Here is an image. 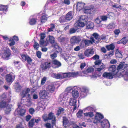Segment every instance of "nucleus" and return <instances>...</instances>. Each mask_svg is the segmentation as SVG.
Returning <instances> with one entry per match:
<instances>
[{
  "mask_svg": "<svg viewBox=\"0 0 128 128\" xmlns=\"http://www.w3.org/2000/svg\"><path fill=\"white\" fill-rule=\"evenodd\" d=\"M84 111L83 110H80L77 113L76 115L78 117L81 118L82 116V114Z\"/></svg>",
  "mask_w": 128,
  "mask_h": 128,
  "instance_id": "de8ad7c7",
  "label": "nucleus"
},
{
  "mask_svg": "<svg viewBox=\"0 0 128 128\" xmlns=\"http://www.w3.org/2000/svg\"><path fill=\"white\" fill-rule=\"evenodd\" d=\"M101 21L100 17H99L96 18L94 20V22L98 24H99Z\"/></svg>",
  "mask_w": 128,
  "mask_h": 128,
  "instance_id": "13d9d810",
  "label": "nucleus"
},
{
  "mask_svg": "<svg viewBox=\"0 0 128 128\" xmlns=\"http://www.w3.org/2000/svg\"><path fill=\"white\" fill-rule=\"evenodd\" d=\"M126 69L124 71L123 70V76L124 75V79L126 80H128V69L127 68H126Z\"/></svg>",
  "mask_w": 128,
  "mask_h": 128,
  "instance_id": "bb28decb",
  "label": "nucleus"
},
{
  "mask_svg": "<svg viewBox=\"0 0 128 128\" xmlns=\"http://www.w3.org/2000/svg\"><path fill=\"white\" fill-rule=\"evenodd\" d=\"M94 51L92 49H87L84 52L85 55L87 56H90L94 54Z\"/></svg>",
  "mask_w": 128,
  "mask_h": 128,
  "instance_id": "5701e85b",
  "label": "nucleus"
},
{
  "mask_svg": "<svg viewBox=\"0 0 128 128\" xmlns=\"http://www.w3.org/2000/svg\"><path fill=\"white\" fill-rule=\"evenodd\" d=\"M11 54L10 50L8 48L4 47L2 52V58L4 60H7Z\"/></svg>",
  "mask_w": 128,
  "mask_h": 128,
  "instance_id": "39448f33",
  "label": "nucleus"
},
{
  "mask_svg": "<svg viewBox=\"0 0 128 128\" xmlns=\"http://www.w3.org/2000/svg\"><path fill=\"white\" fill-rule=\"evenodd\" d=\"M64 10L65 8H59L57 10V12L58 14L60 13H61L62 14L64 12Z\"/></svg>",
  "mask_w": 128,
  "mask_h": 128,
  "instance_id": "052dcab7",
  "label": "nucleus"
},
{
  "mask_svg": "<svg viewBox=\"0 0 128 128\" xmlns=\"http://www.w3.org/2000/svg\"><path fill=\"white\" fill-rule=\"evenodd\" d=\"M40 44L41 47L46 46L48 44V42L44 41V40H40Z\"/></svg>",
  "mask_w": 128,
  "mask_h": 128,
  "instance_id": "a19ab883",
  "label": "nucleus"
},
{
  "mask_svg": "<svg viewBox=\"0 0 128 128\" xmlns=\"http://www.w3.org/2000/svg\"><path fill=\"white\" fill-rule=\"evenodd\" d=\"M52 62L53 64L56 66L55 68H58L61 66L62 65L61 63L60 62L56 60H53Z\"/></svg>",
  "mask_w": 128,
  "mask_h": 128,
  "instance_id": "473e14b6",
  "label": "nucleus"
},
{
  "mask_svg": "<svg viewBox=\"0 0 128 128\" xmlns=\"http://www.w3.org/2000/svg\"><path fill=\"white\" fill-rule=\"evenodd\" d=\"M46 106L44 102H41L39 103L38 106L40 109L42 108V109L41 110H43L45 108Z\"/></svg>",
  "mask_w": 128,
  "mask_h": 128,
  "instance_id": "58836bf2",
  "label": "nucleus"
},
{
  "mask_svg": "<svg viewBox=\"0 0 128 128\" xmlns=\"http://www.w3.org/2000/svg\"><path fill=\"white\" fill-rule=\"evenodd\" d=\"M85 5L84 3L82 2H78L76 8L77 10L80 11V10H82L85 14H91L92 12V9L94 8V6H90L84 7Z\"/></svg>",
  "mask_w": 128,
  "mask_h": 128,
  "instance_id": "f03ea898",
  "label": "nucleus"
},
{
  "mask_svg": "<svg viewBox=\"0 0 128 128\" xmlns=\"http://www.w3.org/2000/svg\"><path fill=\"white\" fill-rule=\"evenodd\" d=\"M108 71L112 72V73H114L116 74V72H115L116 70V66L115 65H112L108 69Z\"/></svg>",
  "mask_w": 128,
  "mask_h": 128,
  "instance_id": "c9c22d12",
  "label": "nucleus"
},
{
  "mask_svg": "<svg viewBox=\"0 0 128 128\" xmlns=\"http://www.w3.org/2000/svg\"><path fill=\"white\" fill-rule=\"evenodd\" d=\"M52 76L54 78L57 79H61L67 77L66 73H58L57 74L52 73L51 74Z\"/></svg>",
  "mask_w": 128,
  "mask_h": 128,
  "instance_id": "1a4fd4ad",
  "label": "nucleus"
},
{
  "mask_svg": "<svg viewBox=\"0 0 128 128\" xmlns=\"http://www.w3.org/2000/svg\"><path fill=\"white\" fill-rule=\"evenodd\" d=\"M73 16L72 12V11L69 12L66 15V19L68 20H70L73 18Z\"/></svg>",
  "mask_w": 128,
  "mask_h": 128,
  "instance_id": "393cba45",
  "label": "nucleus"
},
{
  "mask_svg": "<svg viewBox=\"0 0 128 128\" xmlns=\"http://www.w3.org/2000/svg\"><path fill=\"white\" fill-rule=\"evenodd\" d=\"M74 124L73 127L74 128H80L76 124H74L72 122H69L68 119L66 117L63 118V125L64 126L67 128H68L70 125Z\"/></svg>",
  "mask_w": 128,
  "mask_h": 128,
  "instance_id": "423d86ee",
  "label": "nucleus"
},
{
  "mask_svg": "<svg viewBox=\"0 0 128 128\" xmlns=\"http://www.w3.org/2000/svg\"><path fill=\"white\" fill-rule=\"evenodd\" d=\"M103 118L104 116L102 114L97 112L96 113L93 122L96 124L98 123H101V128H109L110 124L108 120L104 119L103 121H101V120Z\"/></svg>",
  "mask_w": 128,
  "mask_h": 128,
  "instance_id": "f257e3e1",
  "label": "nucleus"
},
{
  "mask_svg": "<svg viewBox=\"0 0 128 128\" xmlns=\"http://www.w3.org/2000/svg\"><path fill=\"white\" fill-rule=\"evenodd\" d=\"M88 92V90L86 88H82L80 90V96L82 98H84L87 95Z\"/></svg>",
  "mask_w": 128,
  "mask_h": 128,
  "instance_id": "a211bd4d",
  "label": "nucleus"
},
{
  "mask_svg": "<svg viewBox=\"0 0 128 128\" xmlns=\"http://www.w3.org/2000/svg\"><path fill=\"white\" fill-rule=\"evenodd\" d=\"M6 94L4 93L0 96V99L1 100L4 101L5 99L6 98Z\"/></svg>",
  "mask_w": 128,
  "mask_h": 128,
  "instance_id": "0e129e2a",
  "label": "nucleus"
},
{
  "mask_svg": "<svg viewBox=\"0 0 128 128\" xmlns=\"http://www.w3.org/2000/svg\"><path fill=\"white\" fill-rule=\"evenodd\" d=\"M86 26L88 28H92L94 26V24L93 22H91L89 21L87 23Z\"/></svg>",
  "mask_w": 128,
  "mask_h": 128,
  "instance_id": "ea45409f",
  "label": "nucleus"
},
{
  "mask_svg": "<svg viewBox=\"0 0 128 128\" xmlns=\"http://www.w3.org/2000/svg\"><path fill=\"white\" fill-rule=\"evenodd\" d=\"M94 71V68L92 67H89L86 70L82 72L84 74L87 75L88 74Z\"/></svg>",
  "mask_w": 128,
  "mask_h": 128,
  "instance_id": "c85d7f7f",
  "label": "nucleus"
},
{
  "mask_svg": "<svg viewBox=\"0 0 128 128\" xmlns=\"http://www.w3.org/2000/svg\"><path fill=\"white\" fill-rule=\"evenodd\" d=\"M48 120L54 119L55 118V116L54 114L52 113H50L48 115Z\"/></svg>",
  "mask_w": 128,
  "mask_h": 128,
  "instance_id": "8fccbe9b",
  "label": "nucleus"
},
{
  "mask_svg": "<svg viewBox=\"0 0 128 128\" xmlns=\"http://www.w3.org/2000/svg\"><path fill=\"white\" fill-rule=\"evenodd\" d=\"M51 65V64L50 62H46L42 64L40 66V67L42 70H45L49 68Z\"/></svg>",
  "mask_w": 128,
  "mask_h": 128,
  "instance_id": "4be33fe9",
  "label": "nucleus"
},
{
  "mask_svg": "<svg viewBox=\"0 0 128 128\" xmlns=\"http://www.w3.org/2000/svg\"><path fill=\"white\" fill-rule=\"evenodd\" d=\"M64 111V109L63 108H59L57 111V115L58 116L60 113H63Z\"/></svg>",
  "mask_w": 128,
  "mask_h": 128,
  "instance_id": "603ef678",
  "label": "nucleus"
},
{
  "mask_svg": "<svg viewBox=\"0 0 128 128\" xmlns=\"http://www.w3.org/2000/svg\"><path fill=\"white\" fill-rule=\"evenodd\" d=\"M94 108L90 106H88L84 108L83 110L84 112H92L94 110Z\"/></svg>",
  "mask_w": 128,
  "mask_h": 128,
  "instance_id": "f704fd0d",
  "label": "nucleus"
},
{
  "mask_svg": "<svg viewBox=\"0 0 128 128\" xmlns=\"http://www.w3.org/2000/svg\"><path fill=\"white\" fill-rule=\"evenodd\" d=\"M84 116L86 117H89L90 118H92L94 116L93 112H86L84 113Z\"/></svg>",
  "mask_w": 128,
  "mask_h": 128,
  "instance_id": "4c0bfd02",
  "label": "nucleus"
},
{
  "mask_svg": "<svg viewBox=\"0 0 128 128\" xmlns=\"http://www.w3.org/2000/svg\"><path fill=\"white\" fill-rule=\"evenodd\" d=\"M7 7L6 6L4 5L0 6V14L1 15L5 14L7 10Z\"/></svg>",
  "mask_w": 128,
  "mask_h": 128,
  "instance_id": "412c9836",
  "label": "nucleus"
},
{
  "mask_svg": "<svg viewBox=\"0 0 128 128\" xmlns=\"http://www.w3.org/2000/svg\"><path fill=\"white\" fill-rule=\"evenodd\" d=\"M14 86L16 92H19L21 90L22 87L18 83H16Z\"/></svg>",
  "mask_w": 128,
  "mask_h": 128,
  "instance_id": "2f4dec72",
  "label": "nucleus"
},
{
  "mask_svg": "<svg viewBox=\"0 0 128 128\" xmlns=\"http://www.w3.org/2000/svg\"><path fill=\"white\" fill-rule=\"evenodd\" d=\"M7 104L5 101L1 100L0 102V108H2L6 107Z\"/></svg>",
  "mask_w": 128,
  "mask_h": 128,
  "instance_id": "c03bdc74",
  "label": "nucleus"
},
{
  "mask_svg": "<svg viewBox=\"0 0 128 128\" xmlns=\"http://www.w3.org/2000/svg\"><path fill=\"white\" fill-rule=\"evenodd\" d=\"M115 24L114 23H111L109 24L108 26V28L109 29H113L115 27Z\"/></svg>",
  "mask_w": 128,
  "mask_h": 128,
  "instance_id": "6e6d98bb",
  "label": "nucleus"
},
{
  "mask_svg": "<svg viewBox=\"0 0 128 128\" xmlns=\"http://www.w3.org/2000/svg\"><path fill=\"white\" fill-rule=\"evenodd\" d=\"M128 65L124 62H121L118 66L117 70L118 71L116 72V75L118 78H121L123 76V70L124 71L127 68Z\"/></svg>",
  "mask_w": 128,
  "mask_h": 128,
  "instance_id": "7ed1b4c3",
  "label": "nucleus"
},
{
  "mask_svg": "<svg viewBox=\"0 0 128 128\" xmlns=\"http://www.w3.org/2000/svg\"><path fill=\"white\" fill-rule=\"evenodd\" d=\"M51 27L48 29V32H50L53 31L54 29L55 28L53 24H51Z\"/></svg>",
  "mask_w": 128,
  "mask_h": 128,
  "instance_id": "69168bd1",
  "label": "nucleus"
},
{
  "mask_svg": "<svg viewBox=\"0 0 128 128\" xmlns=\"http://www.w3.org/2000/svg\"><path fill=\"white\" fill-rule=\"evenodd\" d=\"M106 47L108 50H113L115 46L113 44H111L108 45H107Z\"/></svg>",
  "mask_w": 128,
  "mask_h": 128,
  "instance_id": "a18cd8bd",
  "label": "nucleus"
},
{
  "mask_svg": "<svg viewBox=\"0 0 128 128\" xmlns=\"http://www.w3.org/2000/svg\"><path fill=\"white\" fill-rule=\"evenodd\" d=\"M68 58L71 61H73L76 59V58L75 57L71 56H68Z\"/></svg>",
  "mask_w": 128,
  "mask_h": 128,
  "instance_id": "774afa93",
  "label": "nucleus"
},
{
  "mask_svg": "<svg viewBox=\"0 0 128 128\" xmlns=\"http://www.w3.org/2000/svg\"><path fill=\"white\" fill-rule=\"evenodd\" d=\"M116 55L117 57L119 58H122V53L120 52H119L117 51H116Z\"/></svg>",
  "mask_w": 128,
  "mask_h": 128,
  "instance_id": "bf43d9fd",
  "label": "nucleus"
},
{
  "mask_svg": "<svg viewBox=\"0 0 128 128\" xmlns=\"http://www.w3.org/2000/svg\"><path fill=\"white\" fill-rule=\"evenodd\" d=\"M47 39L48 40V42L51 44L54 43L55 41L54 37L52 36L49 35Z\"/></svg>",
  "mask_w": 128,
  "mask_h": 128,
  "instance_id": "37998d69",
  "label": "nucleus"
},
{
  "mask_svg": "<svg viewBox=\"0 0 128 128\" xmlns=\"http://www.w3.org/2000/svg\"><path fill=\"white\" fill-rule=\"evenodd\" d=\"M12 106L11 104H7L4 109V112L6 114H9L11 111Z\"/></svg>",
  "mask_w": 128,
  "mask_h": 128,
  "instance_id": "cd10ccee",
  "label": "nucleus"
},
{
  "mask_svg": "<svg viewBox=\"0 0 128 128\" xmlns=\"http://www.w3.org/2000/svg\"><path fill=\"white\" fill-rule=\"evenodd\" d=\"M58 40L62 43H64L65 42V38L62 36H60L58 38Z\"/></svg>",
  "mask_w": 128,
  "mask_h": 128,
  "instance_id": "4d7b16f0",
  "label": "nucleus"
},
{
  "mask_svg": "<svg viewBox=\"0 0 128 128\" xmlns=\"http://www.w3.org/2000/svg\"><path fill=\"white\" fill-rule=\"evenodd\" d=\"M67 77H76L80 76H81V72H68L66 73Z\"/></svg>",
  "mask_w": 128,
  "mask_h": 128,
  "instance_id": "f8f14e48",
  "label": "nucleus"
},
{
  "mask_svg": "<svg viewBox=\"0 0 128 128\" xmlns=\"http://www.w3.org/2000/svg\"><path fill=\"white\" fill-rule=\"evenodd\" d=\"M9 41L10 42L9 44L10 46H12L15 44V42L12 38H10L9 40Z\"/></svg>",
  "mask_w": 128,
  "mask_h": 128,
  "instance_id": "5fc2aeb1",
  "label": "nucleus"
},
{
  "mask_svg": "<svg viewBox=\"0 0 128 128\" xmlns=\"http://www.w3.org/2000/svg\"><path fill=\"white\" fill-rule=\"evenodd\" d=\"M93 36H94L96 43L98 42L100 40V36L97 33H94L93 34Z\"/></svg>",
  "mask_w": 128,
  "mask_h": 128,
  "instance_id": "c756f323",
  "label": "nucleus"
},
{
  "mask_svg": "<svg viewBox=\"0 0 128 128\" xmlns=\"http://www.w3.org/2000/svg\"><path fill=\"white\" fill-rule=\"evenodd\" d=\"M72 95L73 97L76 98L78 97L79 94L78 91L75 90L72 91Z\"/></svg>",
  "mask_w": 128,
  "mask_h": 128,
  "instance_id": "e433bc0d",
  "label": "nucleus"
},
{
  "mask_svg": "<svg viewBox=\"0 0 128 128\" xmlns=\"http://www.w3.org/2000/svg\"><path fill=\"white\" fill-rule=\"evenodd\" d=\"M49 93L46 90H40L39 93L40 98L43 99H48L49 98Z\"/></svg>",
  "mask_w": 128,
  "mask_h": 128,
  "instance_id": "6e6552de",
  "label": "nucleus"
},
{
  "mask_svg": "<svg viewBox=\"0 0 128 128\" xmlns=\"http://www.w3.org/2000/svg\"><path fill=\"white\" fill-rule=\"evenodd\" d=\"M94 67H97L96 70L100 72L106 66L102 63L100 61H96L94 62Z\"/></svg>",
  "mask_w": 128,
  "mask_h": 128,
  "instance_id": "0eeeda50",
  "label": "nucleus"
},
{
  "mask_svg": "<svg viewBox=\"0 0 128 128\" xmlns=\"http://www.w3.org/2000/svg\"><path fill=\"white\" fill-rule=\"evenodd\" d=\"M36 22V19L34 18H32L30 20L29 23L31 25H33L35 24Z\"/></svg>",
  "mask_w": 128,
  "mask_h": 128,
  "instance_id": "49530a36",
  "label": "nucleus"
},
{
  "mask_svg": "<svg viewBox=\"0 0 128 128\" xmlns=\"http://www.w3.org/2000/svg\"><path fill=\"white\" fill-rule=\"evenodd\" d=\"M42 118L44 120V121H46L48 120V116L46 114H44L42 116Z\"/></svg>",
  "mask_w": 128,
  "mask_h": 128,
  "instance_id": "338daca9",
  "label": "nucleus"
},
{
  "mask_svg": "<svg viewBox=\"0 0 128 128\" xmlns=\"http://www.w3.org/2000/svg\"><path fill=\"white\" fill-rule=\"evenodd\" d=\"M27 100H24L23 99H22L21 101V103L23 104H25L28 106H31L32 104V103L31 101V99L30 98H28Z\"/></svg>",
  "mask_w": 128,
  "mask_h": 128,
  "instance_id": "ddd939ff",
  "label": "nucleus"
},
{
  "mask_svg": "<svg viewBox=\"0 0 128 128\" xmlns=\"http://www.w3.org/2000/svg\"><path fill=\"white\" fill-rule=\"evenodd\" d=\"M20 56L22 59L23 61H26V60L28 56L26 54H21Z\"/></svg>",
  "mask_w": 128,
  "mask_h": 128,
  "instance_id": "09e8293b",
  "label": "nucleus"
},
{
  "mask_svg": "<svg viewBox=\"0 0 128 128\" xmlns=\"http://www.w3.org/2000/svg\"><path fill=\"white\" fill-rule=\"evenodd\" d=\"M55 87L54 85L52 84H51L48 85L46 88L47 91L50 92L52 93L54 91Z\"/></svg>",
  "mask_w": 128,
  "mask_h": 128,
  "instance_id": "b1692460",
  "label": "nucleus"
},
{
  "mask_svg": "<svg viewBox=\"0 0 128 128\" xmlns=\"http://www.w3.org/2000/svg\"><path fill=\"white\" fill-rule=\"evenodd\" d=\"M120 32V30L119 29H116L114 30V32L116 37H117L118 36Z\"/></svg>",
  "mask_w": 128,
  "mask_h": 128,
  "instance_id": "680f3d73",
  "label": "nucleus"
},
{
  "mask_svg": "<svg viewBox=\"0 0 128 128\" xmlns=\"http://www.w3.org/2000/svg\"><path fill=\"white\" fill-rule=\"evenodd\" d=\"M15 78V76L13 74H10L7 75L6 79L7 82H12L14 80Z\"/></svg>",
  "mask_w": 128,
  "mask_h": 128,
  "instance_id": "aec40b11",
  "label": "nucleus"
},
{
  "mask_svg": "<svg viewBox=\"0 0 128 128\" xmlns=\"http://www.w3.org/2000/svg\"><path fill=\"white\" fill-rule=\"evenodd\" d=\"M30 91V90L29 88L24 89L20 92V94L22 98L26 96H28V98H30V95L28 94Z\"/></svg>",
  "mask_w": 128,
  "mask_h": 128,
  "instance_id": "9b49d317",
  "label": "nucleus"
},
{
  "mask_svg": "<svg viewBox=\"0 0 128 128\" xmlns=\"http://www.w3.org/2000/svg\"><path fill=\"white\" fill-rule=\"evenodd\" d=\"M81 40L80 37L78 36H74L72 37L70 39L71 42L72 44L78 43Z\"/></svg>",
  "mask_w": 128,
  "mask_h": 128,
  "instance_id": "dca6fc26",
  "label": "nucleus"
},
{
  "mask_svg": "<svg viewBox=\"0 0 128 128\" xmlns=\"http://www.w3.org/2000/svg\"><path fill=\"white\" fill-rule=\"evenodd\" d=\"M76 102L77 100H76L73 98H70L69 100V101L68 102V104H69L70 106H74V110L76 109L77 108L76 105Z\"/></svg>",
  "mask_w": 128,
  "mask_h": 128,
  "instance_id": "4468645a",
  "label": "nucleus"
},
{
  "mask_svg": "<svg viewBox=\"0 0 128 128\" xmlns=\"http://www.w3.org/2000/svg\"><path fill=\"white\" fill-rule=\"evenodd\" d=\"M88 18L86 16L84 15L81 16H80L79 20L85 23L87 22L88 20Z\"/></svg>",
  "mask_w": 128,
  "mask_h": 128,
  "instance_id": "7c9ffc66",
  "label": "nucleus"
},
{
  "mask_svg": "<svg viewBox=\"0 0 128 128\" xmlns=\"http://www.w3.org/2000/svg\"><path fill=\"white\" fill-rule=\"evenodd\" d=\"M85 25V23L78 20L75 24V27L78 29L80 27H84Z\"/></svg>",
  "mask_w": 128,
  "mask_h": 128,
  "instance_id": "f3484780",
  "label": "nucleus"
},
{
  "mask_svg": "<svg viewBox=\"0 0 128 128\" xmlns=\"http://www.w3.org/2000/svg\"><path fill=\"white\" fill-rule=\"evenodd\" d=\"M47 79V78L45 77H44L41 80L40 84L41 85H43L45 83Z\"/></svg>",
  "mask_w": 128,
  "mask_h": 128,
  "instance_id": "e2e57ef3",
  "label": "nucleus"
},
{
  "mask_svg": "<svg viewBox=\"0 0 128 128\" xmlns=\"http://www.w3.org/2000/svg\"><path fill=\"white\" fill-rule=\"evenodd\" d=\"M83 41H84L85 45L87 46L95 42L94 39L92 37L90 38V40L84 39Z\"/></svg>",
  "mask_w": 128,
  "mask_h": 128,
  "instance_id": "6ab92c4d",
  "label": "nucleus"
},
{
  "mask_svg": "<svg viewBox=\"0 0 128 128\" xmlns=\"http://www.w3.org/2000/svg\"><path fill=\"white\" fill-rule=\"evenodd\" d=\"M116 76H117L116 75ZM102 76L104 78L109 79H112L114 76L116 78H118L116 76V74L114 73H112V72H104Z\"/></svg>",
  "mask_w": 128,
  "mask_h": 128,
  "instance_id": "9d476101",
  "label": "nucleus"
},
{
  "mask_svg": "<svg viewBox=\"0 0 128 128\" xmlns=\"http://www.w3.org/2000/svg\"><path fill=\"white\" fill-rule=\"evenodd\" d=\"M25 110L24 109H22L19 110L18 114L21 116H23L25 114Z\"/></svg>",
  "mask_w": 128,
  "mask_h": 128,
  "instance_id": "864d4df0",
  "label": "nucleus"
},
{
  "mask_svg": "<svg viewBox=\"0 0 128 128\" xmlns=\"http://www.w3.org/2000/svg\"><path fill=\"white\" fill-rule=\"evenodd\" d=\"M48 16L46 15L44 13L42 14L41 16V22H42L43 23L46 21L47 20Z\"/></svg>",
  "mask_w": 128,
  "mask_h": 128,
  "instance_id": "72a5a7b5",
  "label": "nucleus"
},
{
  "mask_svg": "<svg viewBox=\"0 0 128 128\" xmlns=\"http://www.w3.org/2000/svg\"><path fill=\"white\" fill-rule=\"evenodd\" d=\"M34 120V119L32 118L28 122V126L30 127H32L33 126Z\"/></svg>",
  "mask_w": 128,
  "mask_h": 128,
  "instance_id": "3c124183",
  "label": "nucleus"
},
{
  "mask_svg": "<svg viewBox=\"0 0 128 128\" xmlns=\"http://www.w3.org/2000/svg\"><path fill=\"white\" fill-rule=\"evenodd\" d=\"M69 98V95L67 93L63 92L60 94L58 98V101L61 104L65 106L68 104L67 101L68 98Z\"/></svg>",
  "mask_w": 128,
  "mask_h": 128,
  "instance_id": "20e7f679",
  "label": "nucleus"
},
{
  "mask_svg": "<svg viewBox=\"0 0 128 128\" xmlns=\"http://www.w3.org/2000/svg\"><path fill=\"white\" fill-rule=\"evenodd\" d=\"M128 41V36L124 37L121 40L117 42L118 44L122 43L125 44Z\"/></svg>",
  "mask_w": 128,
  "mask_h": 128,
  "instance_id": "a878e982",
  "label": "nucleus"
},
{
  "mask_svg": "<svg viewBox=\"0 0 128 128\" xmlns=\"http://www.w3.org/2000/svg\"><path fill=\"white\" fill-rule=\"evenodd\" d=\"M74 88V87L69 86L67 87L66 89V91L64 92L67 93L68 94V93H70L72 92V91L74 90L73 89Z\"/></svg>",
  "mask_w": 128,
  "mask_h": 128,
  "instance_id": "79ce46f5",
  "label": "nucleus"
},
{
  "mask_svg": "<svg viewBox=\"0 0 128 128\" xmlns=\"http://www.w3.org/2000/svg\"><path fill=\"white\" fill-rule=\"evenodd\" d=\"M39 78L36 76H34L31 77L30 81L32 84H34L36 86L38 85V81Z\"/></svg>",
  "mask_w": 128,
  "mask_h": 128,
  "instance_id": "2eb2a0df",
  "label": "nucleus"
}]
</instances>
